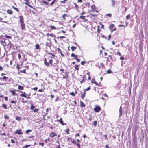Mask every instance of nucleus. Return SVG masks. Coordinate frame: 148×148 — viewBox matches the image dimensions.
Wrapping results in <instances>:
<instances>
[{
    "instance_id": "obj_1",
    "label": "nucleus",
    "mask_w": 148,
    "mask_h": 148,
    "mask_svg": "<svg viewBox=\"0 0 148 148\" xmlns=\"http://www.w3.org/2000/svg\"><path fill=\"white\" fill-rule=\"evenodd\" d=\"M94 110L95 112H98L101 110V108L99 106H96V107L94 108Z\"/></svg>"
},
{
    "instance_id": "obj_2",
    "label": "nucleus",
    "mask_w": 148,
    "mask_h": 148,
    "mask_svg": "<svg viewBox=\"0 0 148 148\" xmlns=\"http://www.w3.org/2000/svg\"><path fill=\"white\" fill-rule=\"evenodd\" d=\"M58 121H59L61 124L64 125H66V123H64L63 121L62 120V118H60L59 120H57Z\"/></svg>"
},
{
    "instance_id": "obj_3",
    "label": "nucleus",
    "mask_w": 148,
    "mask_h": 148,
    "mask_svg": "<svg viewBox=\"0 0 148 148\" xmlns=\"http://www.w3.org/2000/svg\"><path fill=\"white\" fill-rule=\"evenodd\" d=\"M21 29L23 30L25 28V25L24 22L20 23Z\"/></svg>"
},
{
    "instance_id": "obj_4",
    "label": "nucleus",
    "mask_w": 148,
    "mask_h": 148,
    "mask_svg": "<svg viewBox=\"0 0 148 148\" xmlns=\"http://www.w3.org/2000/svg\"><path fill=\"white\" fill-rule=\"evenodd\" d=\"M15 133L16 134H17L19 135L22 134L23 133V132H21V129L18 130H16L15 131Z\"/></svg>"
},
{
    "instance_id": "obj_5",
    "label": "nucleus",
    "mask_w": 148,
    "mask_h": 148,
    "mask_svg": "<svg viewBox=\"0 0 148 148\" xmlns=\"http://www.w3.org/2000/svg\"><path fill=\"white\" fill-rule=\"evenodd\" d=\"M122 108L121 106L119 110V117L121 116L122 115Z\"/></svg>"
},
{
    "instance_id": "obj_6",
    "label": "nucleus",
    "mask_w": 148,
    "mask_h": 148,
    "mask_svg": "<svg viewBox=\"0 0 148 148\" xmlns=\"http://www.w3.org/2000/svg\"><path fill=\"white\" fill-rule=\"evenodd\" d=\"M19 18L20 19V23L24 22L23 18L22 16H19Z\"/></svg>"
},
{
    "instance_id": "obj_7",
    "label": "nucleus",
    "mask_w": 148,
    "mask_h": 148,
    "mask_svg": "<svg viewBox=\"0 0 148 148\" xmlns=\"http://www.w3.org/2000/svg\"><path fill=\"white\" fill-rule=\"evenodd\" d=\"M91 82L92 83H94L97 86H98V84L95 81V79L94 78H93L92 80H91Z\"/></svg>"
},
{
    "instance_id": "obj_8",
    "label": "nucleus",
    "mask_w": 148,
    "mask_h": 148,
    "mask_svg": "<svg viewBox=\"0 0 148 148\" xmlns=\"http://www.w3.org/2000/svg\"><path fill=\"white\" fill-rule=\"evenodd\" d=\"M115 3L116 2L114 0H111V5L112 7H115Z\"/></svg>"
},
{
    "instance_id": "obj_9",
    "label": "nucleus",
    "mask_w": 148,
    "mask_h": 148,
    "mask_svg": "<svg viewBox=\"0 0 148 148\" xmlns=\"http://www.w3.org/2000/svg\"><path fill=\"white\" fill-rule=\"evenodd\" d=\"M85 16H80L79 18L84 20V21H87V19L85 18Z\"/></svg>"
},
{
    "instance_id": "obj_10",
    "label": "nucleus",
    "mask_w": 148,
    "mask_h": 148,
    "mask_svg": "<svg viewBox=\"0 0 148 148\" xmlns=\"http://www.w3.org/2000/svg\"><path fill=\"white\" fill-rule=\"evenodd\" d=\"M44 64L45 65L48 66H49V64L48 62H47V60L46 58H45L44 59Z\"/></svg>"
},
{
    "instance_id": "obj_11",
    "label": "nucleus",
    "mask_w": 148,
    "mask_h": 148,
    "mask_svg": "<svg viewBox=\"0 0 148 148\" xmlns=\"http://www.w3.org/2000/svg\"><path fill=\"white\" fill-rule=\"evenodd\" d=\"M86 93V91H84L83 93H82V95L81 96V97L82 99H84Z\"/></svg>"
},
{
    "instance_id": "obj_12",
    "label": "nucleus",
    "mask_w": 148,
    "mask_h": 148,
    "mask_svg": "<svg viewBox=\"0 0 148 148\" xmlns=\"http://www.w3.org/2000/svg\"><path fill=\"white\" fill-rule=\"evenodd\" d=\"M56 135H57V134L55 133H54L53 132H52L50 136L51 137L53 138V137H54L55 136H56Z\"/></svg>"
},
{
    "instance_id": "obj_13",
    "label": "nucleus",
    "mask_w": 148,
    "mask_h": 148,
    "mask_svg": "<svg viewBox=\"0 0 148 148\" xmlns=\"http://www.w3.org/2000/svg\"><path fill=\"white\" fill-rule=\"evenodd\" d=\"M7 12L8 13L10 14H12L13 12L10 10L8 9L7 10Z\"/></svg>"
},
{
    "instance_id": "obj_14",
    "label": "nucleus",
    "mask_w": 148,
    "mask_h": 148,
    "mask_svg": "<svg viewBox=\"0 0 148 148\" xmlns=\"http://www.w3.org/2000/svg\"><path fill=\"white\" fill-rule=\"evenodd\" d=\"M57 49L58 50V51L59 52V53L61 54V55L62 56V57H64V54H63L62 53V52L61 51L60 49L59 48H58Z\"/></svg>"
},
{
    "instance_id": "obj_15",
    "label": "nucleus",
    "mask_w": 148,
    "mask_h": 148,
    "mask_svg": "<svg viewBox=\"0 0 148 148\" xmlns=\"http://www.w3.org/2000/svg\"><path fill=\"white\" fill-rule=\"evenodd\" d=\"M114 27V24H112L109 26V28L110 29V31H111V30H111L112 29V28H113V27Z\"/></svg>"
},
{
    "instance_id": "obj_16",
    "label": "nucleus",
    "mask_w": 148,
    "mask_h": 148,
    "mask_svg": "<svg viewBox=\"0 0 148 148\" xmlns=\"http://www.w3.org/2000/svg\"><path fill=\"white\" fill-rule=\"evenodd\" d=\"M74 4L75 5V9L77 10H78L79 9V7L75 3H74Z\"/></svg>"
},
{
    "instance_id": "obj_17",
    "label": "nucleus",
    "mask_w": 148,
    "mask_h": 148,
    "mask_svg": "<svg viewBox=\"0 0 148 148\" xmlns=\"http://www.w3.org/2000/svg\"><path fill=\"white\" fill-rule=\"evenodd\" d=\"M80 106L81 107H83L85 106V105L81 101L80 102Z\"/></svg>"
},
{
    "instance_id": "obj_18",
    "label": "nucleus",
    "mask_w": 148,
    "mask_h": 148,
    "mask_svg": "<svg viewBox=\"0 0 148 148\" xmlns=\"http://www.w3.org/2000/svg\"><path fill=\"white\" fill-rule=\"evenodd\" d=\"M18 88L21 90H23V87L20 85H19L18 87Z\"/></svg>"
},
{
    "instance_id": "obj_19",
    "label": "nucleus",
    "mask_w": 148,
    "mask_h": 148,
    "mask_svg": "<svg viewBox=\"0 0 148 148\" xmlns=\"http://www.w3.org/2000/svg\"><path fill=\"white\" fill-rule=\"evenodd\" d=\"M71 48L72 50L73 51H74V50L76 49L77 48L76 47L73 46L71 47Z\"/></svg>"
},
{
    "instance_id": "obj_20",
    "label": "nucleus",
    "mask_w": 148,
    "mask_h": 148,
    "mask_svg": "<svg viewBox=\"0 0 148 148\" xmlns=\"http://www.w3.org/2000/svg\"><path fill=\"white\" fill-rule=\"evenodd\" d=\"M35 108V106L33 105L32 104H31V106L30 108L31 110H34Z\"/></svg>"
},
{
    "instance_id": "obj_21",
    "label": "nucleus",
    "mask_w": 148,
    "mask_h": 148,
    "mask_svg": "<svg viewBox=\"0 0 148 148\" xmlns=\"http://www.w3.org/2000/svg\"><path fill=\"white\" fill-rule=\"evenodd\" d=\"M42 2L44 4H45L46 5H48L49 4V3L48 2L45 1L44 0H42Z\"/></svg>"
},
{
    "instance_id": "obj_22",
    "label": "nucleus",
    "mask_w": 148,
    "mask_h": 148,
    "mask_svg": "<svg viewBox=\"0 0 148 148\" xmlns=\"http://www.w3.org/2000/svg\"><path fill=\"white\" fill-rule=\"evenodd\" d=\"M78 65H75L74 66V68L76 70H79V68H78Z\"/></svg>"
},
{
    "instance_id": "obj_23",
    "label": "nucleus",
    "mask_w": 148,
    "mask_h": 148,
    "mask_svg": "<svg viewBox=\"0 0 148 148\" xmlns=\"http://www.w3.org/2000/svg\"><path fill=\"white\" fill-rule=\"evenodd\" d=\"M8 78L6 76H3V80L6 81Z\"/></svg>"
},
{
    "instance_id": "obj_24",
    "label": "nucleus",
    "mask_w": 148,
    "mask_h": 148,
    "mask_svg": "<svg viewBox=\"0 0 148 148\" xmlns=\"http://www.w3.org/2000/svg\"><path fill=\"white\" fill-rule=\"evenodd\" d=\"M12 7L13 9L16 10L18 12H19V10L17 8H16L13 6H12Z\"/></svg>"
},
{
    "instance_id": "obj_25",
    "label": "nucleus",
    "mask_w": 148,
    "mask_h": 148,
    "mask_svg": "<svg viewBox=\"0 0 148 148\" xmlns=\"http://www.w3.org/2000/svg\"><path fill=\"white\" fill-rule=\"evenodd\" d=\"M47 36H48L49 35V36H50L51 37H53V34H49V33H47Z\"/></svg>"
},
{
    "instance_id": "obj_26",
    "label": "nucleus",
    "mask_w": 148,
    "mask_h": 148,
    "mask_svg": "<svg viewBox=\"0 0 148 148\" xmlns=\"http://www.w3.org/2000/svg\"><path fill=\"white\" fill-rule=\"evenodd\" d=\"M97 121H94L93 123V125L95 126H96L97 125Z\"/></svg>"
},
{
    "instance_id": "obj_27",
    "label": "nucleus",
    "mask_w": 148,
    "mask_h": 148,
    "mask_svg": "<svg viewBox=\"0 0 148 148\" xmlns=\"http://www.w3.org/2000/svg\"><path fill=\"white\" fill-rule=\"evenodd\" d=\"M56 0H53V1L50 3V5L49 6H52L53 5V4L54 3V2Z\"/></svg>"
},
{
    "instance_id": "obj_28",
    "label": "nucleus",
    "mask_w": 148,
    "mask_h": 148,
    "mask_svg": "<svg viewBox=\"0 0 148 148\" xmlns=\"http://www.w3.org/2000/svg\"><path fill=\"white\" fill-rule=\"evenodd\" d=\"M67 15V14H64L62 16V18L63 19H65V16H66Z\"/></svg>"
},
{
    "instance_id": "obj_29",
    "label": "nucleus",
    "mask_w": 148,
    "mask_h": 148,
    "mask_svg": "<svg viewBox=\"0 0 148 148\" xmlns=\"http://www.w3.org/2000/svg\"><path fill=\"white\" fill-rule=\"evenodd\" d=\"M90 86L89 87H88L86 89H84V91H88L90 90Z\"/></svg>"
},
{
    "instance_id": "obj_30",
    "label": "nucleus",
    "mask_w": 148,
    "mask_h": 148,
    "mask_svg": "<svg viewBox=\"0 0 148 148\" xmlns=\"http://www.w3.org/2000/svg\"><path fill=\"white\" fill-rule=\"evenodd\" d=\"M107 73L110 74L112 73V71L110 69H108L107 71Z\"/></svg>"
},
{
    "instance_id": "obj_31",
    "label": "nucleus",
    "mask_w": 148,
    "mask_h": 148,
    "mask_svg": "<svg viewBox=\"0 0 148 148\" xmlns=\"http://www.w3.org/2000/svg\"><path fill=\"white\" fill-rule=\"evenodd\" d=\"M32 131L31 130H27L25 132V133L26 134H28L29 132H30Z\"/></svg>"
},
{
    "instance_id": "obj_32",
    "label": "nucleus",
    "mask_w": 148,
    "mask_h": 148,
    "mask_svg": "<svg viewBox=\"0 0 148 148\" xmlns=\"http://www.w3.org/2000/svg\"><path fill=\"white\" fill-rule=\"evenodd\" d=\"M50 27L52 29H56V27L54 26H50Z\"/></svg>"
},
{
    "instance_id": "obj_33",
    "label": "nucleus",
    "mask_w": 148,
    "mask_h": 148,
    "mask_svg": "<svg viewBox=\"0 0 148 148\" xmlns=\"http://www.w3.org/2000/svg\"><path fill=\"white\" fill-rule=\"evenodd\" d=\"M10 92L13 95H15V91L14 90H11V91H10Z\"/></svg>"
},
{
    "instance_id": "obj_34",
    "label": "nucleus",
    "mask_w": 148,
    "mask_h": 148,
    "mask_svg": "<svg viewBox=\"0 0 148 148\" xmlns=\"http://www.w3.org/2000/svg\"><path fill=\"white\" fill-rule=\"evenodd\" d=\"M39 45L38 44H37L36 46V49H39Z\"/></svg>"
},
{
    "instance_id": "obj_35",
    "label": "nucleus",
    "mask_w": 148,
    "mask_h": 148,
    "mask_svg": "<svg viewBox=\"0 0 148 148\" xmlns=\"http://www.w3.org/2000/svg\"><path fill=\"white\" fill-rule=\"evenodd\" d=\"M2 18L1 17H0V20H0V22H3L5 23H8V22L7 21H3L2 20Z\"/></svg>"
},
{
    "instance_id": "obj_36",
    "label": "nucleus",
    "mask_w": 148,
    "mask_h": 148,
    "mask_svg": "<svg viewBox=\"0 0 148 148\" xmlns=\"http://www.w3.org/2000/svg\"><path fill=\"white\" fill-rule=\"evenodd\" d=\"M53 61V60L52 59L50 60L49 61V62L51 64V65L52 66V62Z\"/></svg>"
},
{
    "instance_id": "obj_37",
    "label": "nucleus",
    "mask_w": 148,
    "mask_h": 148,
    "mask_svg": "<svg viewBox=\"0 0 148 148\" xmlns=\"http://www.w3.org/2000/svg\"><path fill=\"white\" fill-rule=\"evenodd\" d=\"M69 94L70 95H72V96H75V93L73 92H72L71 93H69Z\"/></svg>"
},
{
    "instance_id": "obj_38",
    "label": "nucleus",
    "mask_w": 148,
    "mask_h": 148,
    "mask_svg": "<svg viewBox=\"0 0 148 148\" xmlns=\"http://www.w3.org/2000/svg\"><path fill=\"white\" fill-rule=\"evenodd\" d=\"M3 107L5 109H7V108L6 104H3L2 105Z\"/></svg>"
},
{
    "instance_id": "obj_39",
    "label": "nucleus",
    "mask_w": 148,
    "mask_h": 148,
    "mask_svg": "<svg viewBox=\"0 0 148 148\" xmlns=\"http://www.w3.org/2000/svg\"><path fill=\"white\" fill-rule=\"evenodd\" d=\"M5 37L8 39H11L12 38L11 36L7 35H5Z\"/></svg>"
},
{
    "instance_id": "obj_40",
    "label": "nucleus",
    "mask_w": 148,
    "mask_h": 148,
    "mask_svg": "<svg viewBox=\"0 0 148 148\" xmlns=\"http://www.w3.org/2000/svg\"><path fill=\"white\" fill-rule=\"evenodd\" d=\"M71 141L72 143L75 144V145L77 143H76V141L75 140H71Z\"/></svg>"
},
{
    "instance_id": "obj_41",
    "label": "nucleus",
    "mask_w": 148,
    "mask_h": 148,
    "mask_svg": "<svg viewBox=\"0 0 148 148\" xmlns=\"http://www.w3.org/2000/svg\"><path fill=\"white\" fill-rule=\"evenodd\" d=\"M20 72L21 73H26V72L25 69H24L23 70H21Z\"/></svg>"
},
{
    "instance_id": "obj_42",
    "label": "nucleus",
    "mask_w": 148,
    "mask_h": 148,
    "mask_svg": "<svg viewBox=\"0 0 148 148\" xmlns=\"http://www.w3.org/2000/svg\"><path fill=\"white\" fill-rule=\"evenodd\" d=\"M4 117L5 119H8L9 118L8 116L7 115H5Z\"/></svg>"
},
{
    "instance_id": "obj_43",
    "label": "nucleus",
    "mask_w": 148,
    "mask_h": 148,
    "mask_svg": "<svg viewBox=\"0 0 148 148\" xmlns=\"http://www.w3.org/2000/svg\"><path fill=\"white\" fill-rule=\"evenodd\" d=\"M106 15L108 17H111L112 16V15L110 13H109L108 14H107Z\"/></svg>"
},
{
    "instance_id": "obj_44",
    "label": "nucleus",
    "mask_w": 148,
    "mask_h": 148,
    "mask_svg": "<svg viewBox=\"0 0 148 148\" xmlns=\"http://www.w3.org/2000/svg\"><path fill=\"white\" fill-rule=\"evenodd\" d=\"M20 96L21 97H24L25 98H27V96L26 95H23V94H21L20 95Z\"/></svg>"
},
{
    "instance_id": "obj_45",
    "label": "nucleus",
    "mask_w": 148,
    "mask_h": 148,
    "mask_svg": "<svg viewBox=\"0 0 148 148\" xmlns=\"http://www.w3.org/2000/svg\"><path fill=\"white\" fill-rule=\"evenodd\" d=\"M39 110V109L37 108H36L34 110V112H37Z\"/></svg>"
},
{
    "instance_id": "obj_46",
    "label": "nucleus",
    "mask_w": 148,
    "mask_h": 148,
    "mask_svg": "<svg viewBox=\"0 0 148 148\" xmlns=\"http://www.w3.org/2000/svg\"><path fill=\"white\" fill-rule=\"evenodd\" d=\"M130 14H128V15H127L126 16V18L127 19H129L130 18Z\"/></svg>"
},
{
    "instance_id": "obj_47",
    "label": "nucleus",
    "mask_w": 148,
    "mask_h": 148,
    "mask_svg": "<svg viewBox=\"0 0 148 148\" xmlns=\"http://www.w3.org/2000/svg\"><path fill=\"white\" fill-rule=\"evenodd\" d=\"M16 119L18 121H20L21 119V118L20 117L17 116L16 118Z\"/></svg>"
},
{
    "instance_id": "obj_48",
    "label": "nucleus",
    "mask_w": 148,
    "mask_h": 148,
    "mask_svg": "<svg viewBox=\"0 0 148 148\" xmlns=\"http://www.w3.org/2000/svg\"><path fill=\"white\" fill-rule=\"evenodd\" d=\"M39 145H41L42 147H43L44 146V143L43 142L40 143H39Z\"/></svg>"
},
{
    "instance_id": "obj_49",
    "label": "nucleus",
    "mask_w": 148,
    "mask_h": 148,
    "mask_svg": "<svg viewBox=\"0 0 148 148\" xmlns=\"http://www.w3.org/2000/svg\"><path fill=\"white\" fill-rule=\"evenodd\" d=\"M90 15L91 16H92L94 17H96L97 16V14H91Z\"/></svg>"
},
{
    "instance_id": "obj_50",
    "label": "nucleus",
    "mask_w": 148,
    "mask_h": 148,
    "mask_svg": "<svg viewBox=\"0 0 148 148\" xmlns=\"http://www.w3.org/2000/svg\"><path fill=\"white\" fill-rule=\"evenodd\" d=\"M76 145L79 148H80V146L79 144L77 143L76 144Z\"/></svg>"
},
{
    "instance_id": "obj_51",
    "label": "nucleus",
    "mask_w": 148,
    "mask_h": 148,
    "mask_svg": "<svg viewBox=\"0 0 148 148\" xmlns=\"http://www.w3.org/2000/svg\"><path fill=\"white\" fill-rule=\"evenodd\" d=\"M86 63V62L84 61H83L81 62V64L82 65H84L85 63Z\"/></svg>"
},
{
    "instance_id": "obj_52",
    "label": "nucleus",
    "mask_w": 148,
    "mask_h": 148,
    "mask_svg": "<svg viewBox=\"0 0 148 148\" xmlns=\"http://www.w3.org/2000/svg\"><path fill=\"white\" fill-rule=\"evenodd\" d=\"M67 0H64L63 1H61V3H65V2L67 1Z\"/></svg>"
},
{
    "instance_id": "obj_53",
    "label": "nucleus",
    "mask_w": 148,
    "mask_h": 148,
    "mask_svg": "<svg viewBox=\"0 0 148 148\" xmlns=\"http://www.w3.org/2000/svg\"><path fill=\"white\" fill-rule=\"evenodd\" d=\"M111 35L110 34L108 36V40H110V38H111Z\"/></svg>"
},
{
    "instance_id": "obj_54",
    "label": "nucleus",
    "mask_w": 148,
    "mask_h": 148,
    "mask_svg": "<svg viewBox=\"0 0 148 148\" xmlns=\"http://www.w3.org/2000/svg\"><path fill=\"white\" fill-rule=\"evenodd\" d=\"M117 30V28L116 27L114 29H113L111 30V32H112L113 31H116Z\"/></svg>"
},
{
    "instance_id": "obj_55",
    "label": "nucleus",
    "mask_w": 148,
    "mask_h": 148,
    "mask_svg": "<svg viewBox=\"0 0 148 148\" xmlns=\"http://www.w3.org/2000/svg\"><path fill=\"white\" fill-rule=\"evenodd\" d=\"M25 3L26 5L28 6V5L30 3L29 1H28L27 2H25Z\"/></svg>"
},
{
    "instance_id": "obj_56",
    "label": "nucleus",
    "mask_w": 148,
    "mask_h": 148,
    "mask_svg": "<svg viewBox=\"0 0 148 148\" xmlns=\"http://www.w3.org/2000/svg\"><path fill=\"white\" fill-rule=\"evenodd\" d=\"M65 131H66V133L67 134H69V129H66V130H65Z\"/></svg>"
},
{
    "instance_id": "obj_57",
    "label": "nucleus",
    "mask_w": 148,
    "mask_h": 148,
    "mask_svg": "<svg viewBox=\"0 0 148 148\" xmlns=\"http://www.w3.org/2000/svg\"><path fill=\"white\" fill-rule=\"evenodd\" d=\"M16 102V101H13V100L12 101H11V103H14L15 104Z\"/></svg>"
},
{
    "instance_id": "obj_58",
    "label": "nucleus",
    "mask_w": 148,
    "mask_h": 148,
    "mask_svg": "<svg viewBox=\"0 0 148 148\" xmlns=\"http://www.w3.org/2000/svg\"><path fill=\"white\" fill-rule=\"evenodd\" d=\"M31 145H26L25 146V147H26V148H27V147L30 146Z\"/></svg>"
},
{
    "instance_id": "obj_59",
    "label": "nucleus",
    "mask_w": 148,
    "mask_h": 148,
    "mask_svg": "<svg viewBox=\"0 0 148 148\" xmlns=\"http://www.w3.org/2000/svg\"><path fill=\"white\" fill-rule=\"evenodd\" d=\"M117 54L119 56H121V53L119 52H118L117 53Z\"/></svg>"
},
{
    "instance_id": "obj_60",
    "label": "nucleus",
    "mask_w": 148,
    "mask_h": 148,
    "mask_svg": "<svg viewBox=\"0 0 148 148\" xmlns=\"http://www.w3.org/2000/svg\"><path fill=\"white\" fill-rule=\"evenodd\" d=\"M100 24H101V29H103L104 28V25H103L102 24H101V23Z\"/></svg>"
},
{
    "instance_id": "obj_61",
    "label": "nucleus",
    "mask_w": 148,
    "mask_h": 148,
    "mask_svg": "<svg viewBox=\"0 0 148 148\" xmlns=\"http://www.w3.org/2000/svg\"><path fill=\"white\" fill-rule=\"evenodd\" d=\"M75 55V54L74 53H72V54H71V56L72 57H74Z\"/></svg>"
},
{
    "instance_id": "obj_62",
    "label": "nucleus",
    "mask_w": 148,
    "mask_h": 148,
    "mask_svg": "<svg viewBox=\"0 0 148 148\" xmlns=\"http://www.w3.org/2000/svg\"><path fill=\"white\" fill-rule=\"evenodd\" d=\"M37 89L38 88L37 87H34L33 88V89H34L35 91L36 90H37Z\"/></svg>"
},
{
    "instance_id": "obj_63",
    "label": "nucleus",
    "mask_w": 148,
    "mask_h": 148,
    "mask_svg": "<svg viewBox=\"0 0 148 148\" xmlns=\"http://www.w3.org/2000/svg\"><path fill=\"white\" fill-rule=\"evenodd\" d=\"M101 65L102 67H103L104 66V65L103 63H101Z\"/></svg>"
},
{
    "instance_id": "obj_64",
    "label": "nucleus",
    "mask_w": 148,
    "mask_h": 148,
    "mask_svg": "<svg viewBox=\"0 0 148 148\" xmlns=\"http://www.w3.org/2000/svg\"><path fill=\"white\" fill-rule=\"evenodd\" d=\"M74 57L75 59L76 60L78 56L77 55H76Z\"/></svg>"
}]
</instances>
